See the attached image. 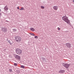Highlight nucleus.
<instances>
[{"instance_id": "1", "label": "nucleus", "mask_w": 74, "mask_h": 74, "mask_svg": "<svg viewBox=\"0 0 74 74\" xmlns=\"http://www.w3.org/2000/svg\"><path fill=\"white\" fill-rule=\"evenodd\" d=\"M62 20L66 22L68 24L70 23V20L68 19V17L66 16H63L62 17Z\"/></svg>"}, {"instance_id": "2", "label": "nucleus", "mask_w": 74, "mask_h": 74, "mask_svg": "<svg viewBox=\"0 0 74 74\" xmlns=\"http://www.w3.org/2000/svg\"><path fill=\"white\" fill-rule=\"evenodd\" d=\"M16 53L18 55H20V54H21L22 52V50L19 49H17L16 50Z\"/></svg>"}, {"instance_id": "3", "label": "nucleus", "mask_w": 74, "mask_h": 74, "mask_svg": "<svg viewBox=\"0 0 74 74\" xmlns=\"http://www.w3.org/2000/svg\"><path fill=\"white\" fill-rule=\"evenodd\" d=\"M15 40L17 42H19L21 41V38L19 37H17L15 38Z\"/></svg>"}, {"instance_id": "4", "label": "nucleus", "mask_w": 74, "mask_h": 74, "mask_svg": "<svg viewBox=\"0 0 74 74\" xmlns=\"http://www.w3.org/2000/svg\"><path fill=\"white\" fill-rule=\"evenodd\" d=\"M62 65L65 67L66 69H68L69 67L70 66V65L69 64H65L64 63Z\"/></svg>"}, {"instance_id": "5", "label": "nucleus", "mask_w": 74, "mask_h": 74, "mask_svg": "<svg viewBox=\"0 0 74 74\" xmlns=\"http://www.w3.org/2000/svg\"><path fill=\"white\" fill-rule=\"evenodd\" d=\"M66 46H67V48H71V44L70 43H66L65 44Z\"/></svg>"}, {"instance_id": "6", "label": "nucleus", "mask_w": 74, "mask_h": 74, "mask_svg": "<svg viewBox=\"0 0 74 74\" xmlns=\"http://www.w3.org/2000/svg\"><path fill=\"white\" fill-rule=\"evenodd\" d=\"M2 30L3 32L5 33V32H7V29L5 28H2Z\"/></svg>"}, {"instance_id": "7", "label": "nucleus", "mask_w": 74, "mask_h": 74, "mask_svg": "<svg viewBox=\"0 0 74 74\" xmlns=\"http://www.w3.org/2000/svg\"><path fill=\"white\" fill-rule=\"evenodd\" d=\"M53 8L54 10H57L58 9V6H53Z\"/></svg>"}, {"instance_id": "8", "label": "nucleus", "mask_w": 74, "mask_h": 74, "mask_svg": "<svg viewBox=\"0 0 74 74\" xmlns=\"http://www.w3.org/2000/svg\"><path fill=\"white\" fill-rule=\"evenodd\" d=\"M65 71L64 70H60L58 72L59 73H64Z\"/></svg>"}, {"instance_id": "9", "label": "nucleus", "mask_w": 74, "mask_h": 74, "mask_svg": "<svg viewBox=\"0 0 74 74\" xmlns=\"http://www.w3.org/2000/svg\"><path fill=\"white\" fill-rule=\"evenodd\" d=\"M15 58L17 59H20L21 58V57H20V56H19L18 55L16 56Z\"/></svg>"}, {"instance_id": "10", "label": "nucleus", "mask_w": 74, "mask_h": 74, "mask_svg": "<svg viewBox=\"0 0 74 74\" xmlns=\"http://www.w3.org/2000/svg\"><path fill=\"white\" fill-rule=\"evenodd\" d=\"M4 10H6V11L8 10V8H7V5L5 6L4 8Z\"/></svg>"}, {"instance_id": "11", "label": "nucleus", "mask_w": 74, "mask_h": 74, "mask_svg": "<svg viewBox=\"0 0 74 74\" xmlns=\"http://www.w3.org/2000/svg\"><path fill=\"white\" fill-rule=\"evenodd\" d=\"M30 29L31 30V31H32V32H34V31H35V29L33 28H31Z\"/></svg>"}, {"instance_id": "12", "label": "nucleus", "mask_w": 74, "mask_h": 74, "mask_svg": "<svg viewBox=\"0 0 74 74\" xmlns=\"http://www.w3.org/2000/svg\"><path fill=\"white\" fill-rule=\"evenodd\" d=\"M20 10V11H22V10H25V8L23 7H22Z\"/></svg>"}, {"instance_id": "13", "label": "nucleus", "mask_w": 74, "mask_h": 74, "mask_svg": "<svg viewBox=\"0 0 74 74\" xmlns=\"http://www.w3.org/2000/svg\"><path fill=\"white\" fill-rule=\"evenodd\" d=\"M21 68H22V69H24V68H25V66H24L23 65H21Z\"/></svg>"}, {"instance_id": "14", "label": "nucleus", "mask_w": 74, "mask_h": 74, "mask_svg": "<svg viewBox=\"0 0 74 74\" xmlns=\"http://www.w3.org/2000/svg\"><path fill=\"white\" fill-rule=\"evenodd\" d=\"M41 8H42V9H44V7L41 6Z\"/></svg>"}, {"instance_id": "15", "label": "nucleus", "mask_w": 74, "mask_h": 74, "mask_svg": "<svg viewBox=\"0 0 74 74\" xmlns=\"http://www.w3.org/2000/svg\"><path fill=\"white\" fill-rule=\"evenodd\" d=\"M31 34V35H32V36H35V35H34V34L33 33L31 34Z\"/></svg>"}, {"instance_id": "16", "label": "nucleus", "mask_w": 74, "mask_h": 74, "mask_svg": "<svg viewBox=\"0 0 74 74\" xmlns=\"http://www.w3.org/2000/svg\"><path fill=\"white\" fill-rule=\"evenodd\" d=\"M34 38H35L37 39L38 38V36H35Z\"/></svg>"}, {"instance_id": "17", "label": "nucleus", "mask_w": 74, "mask_h": 74, "mask_svg": "<svg viewBox=\"0 0 74 74\" xmlns=\"http://www.w3.org/2000/svg\"><path fill=\"white\" fill-rule=\"evenodd\" d=\"M9 71H10V72H12V69H10Z\"/></svg>"}, {"instance_id": "18", "label": "nucleus", "mask_w": 74, "mask_h": 74, "mask_svg": "<svg viewBox=\"0 0 74 74\" xmlns=\"http://www.w3.org/2000/svg\"><path fill=\"white\" fill-rule=\"evenodd\" d=\"M13 31H14V32H16V29H13Z\"/></svg>"}, {"instance_id": "19", "label": "nucleus", "mask_w": 74, "mask_h": 74, "mask_svg": "<svg viewBox=\"0 0 74 74\" xmlns=\"http://www.w3.org/2000/svg\"><path fill=\"white\" fill-rule=\"evenodd\" d=\"M14 65L15 66H17V64H16V63H15L14 64Z\"/></svg>"}, {"instance_id": "20", "label": "nucleus", "mask_w": 74, "mask_h": 74, "mask_svg": "<svg viewBox=\"0 0 74 74\" xmlns=\"http://www.w3.org/2000/svg\"><path fill=\"white\" fill-rule=\"evenodd\" d=\"M58 30H60V28L58 27Z\"/></svg>"}, {"instance_id": "21", "label": "nucleus", "mask_w": 74, "mask_h": 74, "mask_svg": "<svg viewBox=\"0 0 74 74\" xmlns=\"http://www.w3.org/2000/svg\"><path fill=\"white\" fill-rule=\"evenodd\" d=\"M17 8L18 10L19 9V7H17Z\"/></svg>"}, {"instance_id": "22", "label": "nucleus", "mask_w": 74, "mask_h": 74, "mask_svg": "<svg viewBox=\"0 0 74 74\" xmlns=\"http://www.w3.org/2000/svg\"><path fill=\"white\" fill-rule=\"evenodd\" d=\"M73 3H74V0H73Z\"/></svg>"}, {"instance_id": "23", "label": "nucleus", "mask_w": 74, "mask_h": 74, "mask_svg": "<svg viewBox=\"0 0 74 74\" xmlns=\"http://www.w3.org/2000/svg\"><path fill=\"white\" fill-rule=\"evenodd\" d=\"M1 11V9H0V12Z\"/></svg>"}, {"instance_id": "24", "label": "nucleus", "mask_w": 74, "mask_h": 74, "mask_svg": "<svg viewBox=\"0 0 74 74\" xmlns=\"http://www.w3.org/2000/svg\"><path fill=\"white\" fill-rule=\"evenodd\" d=\"M0 15H1V13H0Z\"/></svg>"}]
</instances>
